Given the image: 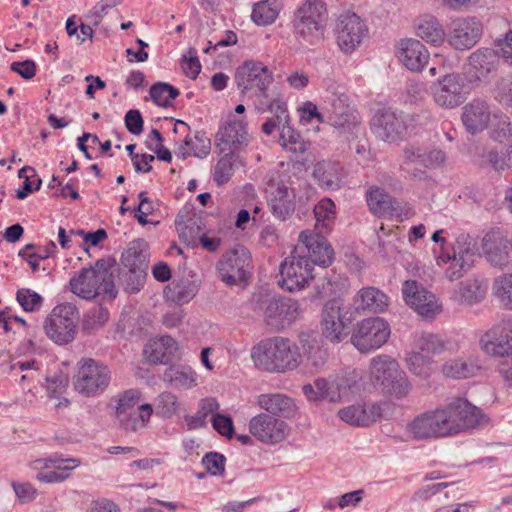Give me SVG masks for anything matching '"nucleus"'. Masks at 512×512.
Masks as SVG:
<instances>
[{
  "label": "nucleus",
  "mask_w": 512,
  "mask_h": 512,
  "mask_svg": "<svg viewBox=\"0 0 512 512\" xmlns=\"http://www.w3.org/2000/svg\"><path fill=\"white\" fill-rule=\"evenodd\" d=\"M490 136L499 143H504L512 138L510 118L506 115L494 114L490 122Z\"/></svg>",
  "instance_id": "4d7b16f0"
},
{
  "label": "nucleus",
  "mask_w": 512,
  "mask_h": 512,
  "mask_svg": "<svg viewBox=\"0 0 512 512\" xmlns=\"http://www.w3.org/2000/svg\"><path fill=\"white\" fill-rule=\"evenodd\" d=\"M249 431L258 441L273 445L282 442L288 436L290 428L285 421L260 413L250 420Z\"/></svg>",
  "instance_id": "6ab92c4d"
},
{
  "label": "nucleus",
  "mask_w": 512,
  "mask_h": 512,
  "mask_svg": "<svg viewBox=\"0 0 512 512\" xmlns=\"http://www.w3.org/2000/svg\"><path fill=\"white\" fill-rule=\"evenodd\" d=\"M322 333L332 343H339L345 336V324L341 315V302L337 299L328 301L321 314Z\"/></svg>",
  "instance_id": "c756f323"
},
{
  "label": "nucleus",
  "mask_w": 512,
  "mask_h": 512,
  "mask_svg": "<svg viewBox=\"0 0 512 512\" xmlns=\"http://www.w3.org/2000/svg\"><path fill=\"white\" fill-rule=\"evenodd\" d=\"M256 367L267 372L293 371L301 364L298 346L290 339L275 336L257 343L251 350Z\"/></svg>",
  "instance_id": "f257e3e1"
},
{
  "label": "nucleus",
  "mask_w": 512,
  "mask_h": 512,
  "mask_svg": "<svg viewBox=\"0 0 512 512\" xmlns=\"http://www.w3.org/2000/svg\"><path fill=\"white\" fill-rule=\"evenodd\" d=\"M367 203L371 212L377 216H384L395 209L392 197L385 190L378 187L369 189Z\"/></svg>",
  "instance_id": "49530a36"
},
{
  "label": "nucleus",
  "mask_w": 512,
  "mask_h": 512,
  "mask_svg": "<svg viewBox=\"0 0 512 512\" xmlns=\"http://www.w3.org/2000/svg\"><path fill=\"white\" fill-rule=\"evenodd\" d=\"M359 374L353 370L336 375L331 380L319 378L315 380V387L318 388L323 397L330 402H340L349 399L358 391Z\"/></svg>",
  "instance_id": "a211bd4d"
},
{
  "label": "nucleus",
  "mask_w": 512,
  "mask_h": 512,
  "mask_svg": "<svg viewBox=\"0 0 512 512\" xmlns=\"http://www.w3.org/2000/svg\"><path fill=\"white\" fill-rule=\"evenodd\" d=\"M280 9L279 0H263L254 5L251 17L257 25L266 26L276 20Z\"/></svg>",
  "instance_id": "de8ad7c7"
},
{
  "label": "nucleus",
  "mask_w": 512,
  "mask_h": 512,
  "mask_svg": "<svg viewBox=\"0 0 512 512\" xmlns=\"http://www.w3.org/2000/svg\"><path fill=\"white\" fill-rule=\"evenodd\" d=\"M147 270L138 268H125L122 266L119 272L120 283L124 286L126 292L130 294L138 293L145 282Z\"/></svg>",
  "instance_id": "3c124183"
},
{
  "label": "nucleus",
  "mask_w": 512,
  "mask_h": 512,
  "mask_svg": "<svg viewBox=\"0 0 512 512\" xmlns=\"http://www.w3.org/2000/svg\"><path fill=\"white\" fill-rule=\"evenodd\" d=\"M87 512H121V510L115 502L106 498H101L92 501Z\"/></svg>",
  "instance_id": "338daca9"
},
{
  "label": "nucleus",
  "mask_w": 512,
  "mask_h": 512,
  "mask_svg": "<svg viewBox=\"0 0 512 512\" xmlns=\"http://www.w3.org/2000/svg\"><path fill=\"white\" fill-rule=\"evenodd\" d=\"M442 410L447 415V424L451 435L487 422L485 415L466 399L457 398Z\"/></svg>",
  "instance_id": "9b49d317"
},
{
  "label": "nucleus",
  "mask_w": 512,
  "mask_h": 512,
  "mask_svg": "<svg viewBox=\"0 0 512 512\" xmlns=\"http://www.w3.org/2000/svg\"><path fill=\"white\" fill-rule=\"evenodd\" d=\"M367 27L355 13H345L339 17L336 27V39L344 53H351L366 36Z\"/></svg>",
  "instance_id": "5701e85b"
},
{
  "label": "nucleus",
  "mask_w": 512,
  "mask_h": 512,
  "mask_svg": "<svg viewBox=\"0 0 512 512\" xmlns=\"http://www.w3.org/2000/svg\"><path fill=\"white\" fill-rule=\"evenodd\" d=\"M279 143L282 147L293 153H302L306 150L301 135L296 132L289 123L283 124L280 131Z\"/></svg>",
  "instance_id": "bf43d9fd"
},
{
  "label": "nucleus",
  "mask_w": 512,
  "mask_h": 512,
  "mask_svg": "<svg viewBox=\"0 0 512 512\" xmlns=\"http://www.w3.org/2000/svg\"><path fill=\"white\" fill-rule=\"evenodd\" d=\"M499 65V54L491 48H479L471 53L463 67L466 80L479 85L494 74Z\"/></svg>",
  "instance_id": "dca6fc26"
},
{
  "label": "nucleus",
  "mask_w": 512,
  "mask_h": 512,
  "mask_svg": "<svg viewBox=\"0 0 512 512\" xmlns=\"http://www.w3.org/2000/svg\"><path fill=\"white\" fill-rule=\"evenodd\" d=\"M77 367L74 385L80 394L96 396L108 388L112 375L107 365L92 358H83Z\"/></svg>",
  "instance_id": "423d86ee"
},
{
  "label": "nucleus",
  "mask_w": 512,
  "mask_h": 512,
  "mask_svg": "<svg viewBox=\"0 0 512 512\" xmlns=\"http://www.w3.org/2000/svg\"><path fill=\"white\" fill-rule=\"evenodd\" d=\"M405 361L409 371L420 378L426 379L432 373V358L418 349L408 352Z\"/></svg>",
  "instance_id": "09e8293b"
},
{
  "label": "nucleus",
  "mask_w": 512,
  "mask_h": 512,
  "mask_svg": "<svg viewBox=\"0 0 512 512\" xmlns=\"http://www.w3.org/2000/svg\"><path fill=\"white\" fill-rule=\"evenodd\" d=\"M258 405L272 415L291 418L295 415L297 407L290 397L280 394H261L257 398Z\"/></svg>",
  "instance_id": "e433bc0d"
},
{
  "label": "nucleus",
  "mask_w": 512,
  "mask_h": 512,
  "mask_svg": "<svg viewBox=\"0 0 512 512\" xmlns=\"http://www.w3.org/2000/svg\"><path fill=\"white\" fill-rule=\"evenodd\" d=\"M339 418L349 425L368 427L382 416V407L379 403L353 404L338 411Z\"/></svg>",
  "instance_id": "7c9ffc66"
},
{
  "label": "nucleus",
  "mask_w": 512,
  "mask_h": 512,
  "mask_svg": "<svg viewBox=\"0 0 512 512\" xmlns=\"http://www.w3.org/2000/svg\"><path fill=\"white\" fill-rule=\"evenodd\" d=\"M466 85L458 73H447L432 86L434 102L442 108H455L466 100Z\"/></svg>",
  "instance_id": "2eb2a0df"
},
{
  "label": "nucleus",
  "mask_w": 512,
  "mask_h": 512,
  "mask_svg": "<svg viewBox=\"0 0 512 512\" xmlns=\"http://www.w3.org/2000/svg\"><path fill=\"white\" fill-rule=\"evenodd\" d=\"M388 305V296L373 286L360 289L353 298L354 309L359 313H382Z\"/></svg>",
  "instance_id": "2f4dec72"
},
{
  "label": "nucleus",
  "mask_w": 512,
  "mask_h": 512,
  "mask_svg": "<svg viewBox=\"0 0 512 512\" xmlns=\"http://www.w3.org/2000/svg\"><path fill=\"white\" fill-rule=\"evenodd\" d=\"M221 155L214 167L213 180L217 185L226 184L234 175L238 165H243L239 153L230 151H219Z\"/></svg>",
  "instance_id": "a19ab883"
},
{
  "label": "nucleus",
  "mask_w": 512,
  "mask_h": 512,
  "mask_svg": "<svg viewBox=\"0 0 512 512\" xmlns=\"http://www.w3.org/2000/svg\"><path fill=\"white\" fill-rule=\"evenodd\" d=\"M491 119L489 107L484 101L473 100L463 108L462 122L471 134L483 131Z\"/></svg>",
  "instance_id": "72a5a7b5"
},
{
  "label": "nucleus",
  "mask_w": 512,
  "mask_h": 512,
  "mask_svg": "<svg viewBox=\"0 0 512 512\" xmlns=\"http://www.w3.org/2000/svg\"><path fill=\"white\" fill-rule=\"evenodd\" d=\"M114 264V260L102 258L94 266L81 269L70 280L71 291L86 300L102 294L114 299L117 295L113 278Z\"/></svg>",
  "instance_id": "f03ea898"
},
{
  "label": "nucleus",
  "mask_w": 512,
  "mask_h": 512,
  "mask_svg": "<svg viewBox=\"0 0 512 512\" xmlns=\"http://www.w3.org/2000/svg\"><path fill=\"white\" fill-rule=\"evenodd\" d=\"M369 378L374 387L397 398L406 396L410 389L405 372L398 362L388 355H377L371 359Z\"/></svg>",
  "instance_id": "7ed1b4c3"
},
{
  "label": "nucleus",
  "mask_w": 512,
  "mask_h": 512,
  "mask_svg": "<svg viewBox=\"0 0 512 512\" xmlns=\"http://www.w3.org/2000/svg\"><path fill=\"white\" fill-rule=\"evenodd\" d=\"M178 350L177 342L170 336L151 339L144 347V356L153 364H167L173 360Z\"/></svg>",
  "instance_id": "473e14b6"
},
{
  "label": "nucleus",
  "mask_w": 512,
  "mask_h": 512,
  "mask_svg": "<svg viewBox=\"0 0 512 512\" xmlns=\"http://www.w3.org/2000/svg\"><path fill=\"white\" fill-rule=\"evenodd\" d=\"M251 268L250 253L243 246L225 253L216 266L218 277L227 285H236L246 280Z\"/></svg>",
  "instance_id": "f8f14e48"
},
{
  "label": "nucleus",
  "mask_w": 512,
  "mask_h": 512,
  "mask_svg": "<svg viewBox=\"0 0 512 512\" xmlns=\"http://www.w3.org/2000/svg\"><path fill=\"white\" fill-rule=\"evenodd\" d=\"M78 313L75 306H56L46 318L44 329L47 336L57 344H67L75 338Z\"/></svg>",
  "instance_id": "1a4fd4ad"
},
{
  "label": "nucleus",
  "mask_w": 512,
  "mask_h": 512,
  "mask_svg": "<svg viewBox=\"0 0 512 512\" xmlns=\"http://www.w3.org/2000/svg\"><path fill=\"white\" fill-rule=\"evenodd\" d=\"M415 348L433 358L445 352H453L455 345L444 335L423 332L415 340Z\"/></svg>",
  "instance_id": "4c0bfd02"
},
{
  "label": "nucleus",
  "mask_w": 512,
  "mask_h": 512,
  "mask_svg": "<svg viewBox=\"0 0 512 512\" xmlns=\"http://www.w3.org/2000/svg\"><path fill=\"white\" fill-rule=\"evenodd\" d=\"M327 21L325 3L321 0H307L295 12L294 29L303 41L315 45L323 40Z\"/></svg>",
  "instance_id": "20e7f679"
},
{
  "label": "nucleus",
  "mask_w": 512,
  "mask_h": 512,
  "mask_svg": "<svg viewBox=\"0 0 512 512\" xmlns=\"http://www.w3.org/2000/svg\"><path fill=\"white\" fill-rule=\"evenodd\" d=\"M153 413V407L150 404H141L132 412L128 413L126 421H119L121 427L125 430L136 431L145 427Z\"/></svg>",
  "instance_id": "5fc2aeb1"
},
{
  "label": "nucleus",
  "mask_w": 512,
  "mask_h": 512,
  "mask_svg": "<svg viewBox=\"0 0 512 512\" xmlns=\"http://www.w3.org/2000/svg\"><path fill=\"white\" fill-rule=\"evenodd\" d=\"M487 294V284L473 279L461 282L451 293L450 299L458 305H474L481 302Z\"/></svg>",
  "instance_id": "c9c22d12"
},
{
  "label": "nucleus",
  "mask_w": 512,
  "mask_h": 512,
  "mask_svg": "<svg viewBox=\"0 0 512 512\" xmlns=\"http://www.w3.org/2000/svg\"><path fill=\"white\" fill-rule=\"evenodd\" d=\"M206 470L212 475H220L224 472L225 457L219 453H208L202 460Z\"/></svg>",
  "instance_id": "69168bd1"
},
{
  "label": "nucleus",
  "mask_w": 512,
  "mask_h": 512,
  "mask_svg": "<svg viewBox=\"0 0 512 512\" xmlns=\"http://www.w3.org/2000/svg\"><path fill=\"white\" fill-rule=\"evenodd\" d=\"M81 464V461L77 458H58V457H51V458H45V459H38L34 462L35 469L38 470H48V469H55L58 471V473L62 475H67V479L71 475V471H73L75 468L79 467Z\"/></svg>",
  "instance_id": "8fccbe9b"
},
{
  "label": "nucleus",
  "mask_w": 512,
  "mask_h": 512,
  "mask_svg": "<svg viewBox=\"0 0 512 512\" xmlns=\"http://www.w3.org/2000/svg\"><path fill=\"white\" fill-rule=\"evenodd\" d=\"M295 248L302 249V254L307 255L312 266L328 267L334 260V250L325 237L309 230L300 233Z\"/></svg>",
  "instance_id": "393cba45"
},
{
  "label": "nucleus",
  "mask_w": 512,
  "mask_h": 512,
  "mask_svg": "<svg viewBox=\"0 0 512 512\" xmlns=\"http://www.w3.org/2000/svg\"><path fill=\"white\" fill-rule=\"evenodd\" d=\"M313 177L322 188L336 190L341 186L342 167L336 162L319 161L314 166Z\"/></svg>",
  "instance_id": "58836bf2"
},
{
  "label": "nucleus",
  "mask_w": 512,
  "mask_h": 512,
  "mask_svg": "<svg viewBox=\"0 0 512 512\" xmlns=\"http://www.w3.org/2000/svg\"><path fill=\"white\" fill-rule=\"evenodd\" d=\"M482 369L476 356L458 357L447 360L441 367L444 376L453 379H467L477 376Z\"/></svg>",
  "instance_id": "f704fd0d"
},
{
  "label": "nucleus",
  "mask_w": 512,
  "mask_h": 512,
  "mask_svg": "<svg viewBox=\"0 0 512 512\" xmlns=\"http://www.w3.org/2000/svg\"><path fill=\"white\" fill-rule=\"evenodd\" d=\"M315 216V234L324 235L329 233L336 219V207L329 198H324L314 207Z\"/></svg>",
  "instance_id": "79ce46f5"
},
{
  "label": "nucleus",
  "mask_w": 512,
  "mask_h": 512,
  "mask_svg": "<svg viewBox=\"0 0 512 512\" xmlns=\"http://www.w3.org/2000/svg\"><path fill=\"white\" fill-rule=\"evenodd\" d=\"M181 407L178 397L172 392H162L154 400V408L157 416L170 419L176 415Z\"/></svg>",
  "instance_id": "603ef678"
},
{
  "label": "nucleus",
  "mask_w": 512,
  "mask_h": 512,
  "mask_svg": "<svg viewBox=\"0 0 512 512\" xmlns=\"http://www.w3.org/2000/svg\"><path fill=\"white\" fill-rule=\"evenodd\" d=\"M411 117L391 109H379L370 121L372 133L376 138L395 143L403 140L409 134Z\"/></svg>",
  "instance_id": "0eeeda50"
},
{
  "label": "nucleus",
  "mask_w": 512,
  "mask_h": 512,
  "mask_svg": "<svg viewBox=\"0 0 512 512\" xmlns=\"http://www.w3.org/2000/svg\"><path fill=\"white\" fill-rule=\"evenodd\" d=\"M329 124L343 132H351L359 124L358 113L356 110L343 113L341 116L333 117Z\"/></svg>",
  "instance_id": "0e129e2a"
},
{
  "label": "nucleus",
  "mask_w": 512,
  "mask_h": 512,
  "mask_svg": "<svg viewBox=\"0 0 512 512\" xmlns=\"http://www.w3.org/2000/svg\"><path fill=\"white\" fill-rule=\"evenodd\" d=\"M267 202L274 217L288 219L295 210V193L282 181L270 180L266 187Z\"/></svg>",
  "instance_id": "bb28decb"
},
{
  "label": "nucleus",
  "mask_w": 512,
  "mask_h": 512,
  "mask_svg": "<svg viewBox=\"0 0 512 512\" xmlns=\"http://www.w3.org/2000/svg\"><path fill=\"white\" fill-rule=\"evenodd\" d=\"M445 161L444 153L439 149L411 144L403 151L402 169L415 178H422L424 169L440 166Z\"/></svg>",
  "instance_id": "ddd939ff"
},
{
  "label": "nucleus",
  "mask_w": 512,
  "mask_h": 512,
  "mask_svg": "<svg viewBox=\"0 0 512 512\" xmlns=\"http://www.w3.org/2000/svg\"><path fill=\"white\" fill-rule=\"evenodd\" d=\"M148 243L143 239L131 241L122 253L121 263L125 268L148 269Z\"/></svg>",
  "instance_id": "ea45409f"
},
{
  "label": "nucleus",
  "mask_w": 512,
  "mask_h": 512,
  "mask_svg": "<svg viewBox=\"0 0 512 512\" xmlns=\"http://www.w3.org/2000/svg\"><path fill=\"white\" fill-rule=\"evenodd\" d=\"M481 349L493 357L512 354V323L501 321L486 331L479 340Z\"/></svg>",
  "instance_id": "4be33fe9"
},
{
  "label": "nucleus",
  "mask_w": 512,
  "mask_h": 512,
  "mask_svg": "<svg viewBox=\"0 0 512 512\" xmlns=\"http://www.w3.org/2000/svg\"><path fill=\"white\" fill-rule=\"evenodd\" d=\"M235 81L242 92L255 89L266 96V90L272 83V75L263 63L251 60L245 61L236 69Z\"/></svg>",
  "instance_id": "aec40b11"
},
{
  "label": "nucleus",
  "mask_w": 512,
  "mask_h": 512,
  "mask_svg": "<svg viewBox=\"0 0 512 512\" xmlns=\"http://www.w3.org/2000/svg\"><path fill=\"white\" fill-rule=\"evenodd\" d=\"M141 401V392L137 389H129L119 395L115 414L118 421H126L128 413L136 409Z\"/></svg>",
  "instance_id": "864d4df0"
},
{
  "label": "nucleus",
  "mask_w": 512,
  "mask_h": 512,
  "mask_svg": "<svg viewBox=\"0 0 512 512\" xmlns=\"http://www.w3.org/2000/svg\"><path fill=\"white\" fill-rule=\"evenodd\" d=\"M497 47L503 60L512 66V30L507 32L503 39L497 40Z\"/></svg>",
  "instance_id": "774afa93"
},
{
  "label": "nucleus",
  "mask_w": 512,
  "mask_h": 512,
  "mask_svg": "<svg viewBox=\"0 0 512 512\" xmlns=\"http://www.w3.org/2000/svg\"><path fill=\"white\" fill-rule=\"evenodd\" d=\"M16 299L26 312L38 311L43 302V298L38 293L28 288L19 289Z\"/></svg>",
  "instance_id": "680f3d73"
},
{
  "label": "nucleus",
  "mask_w": 512,
  "mask_h": 512,
  "mask_svg": "<svg viewBox=\"0 0 512 512\" xmlns=\"http://www.w3.org/2000/svg\"><path fill=\"white\" fill-rule=\"evenodd\" d=\"M163 381L180 389H191L197 385V373L189 366H172L163 373Z\"/></svg>",
  "instance_id": "37998d69"
},
{
  "label": "nucleus",
  "mask_w": 512,
  "mask_h": 512,
  "mask_svg": "<svg viewBox=\"0 0 512 512\" xmlns=\"http://www.w3.org/2000/svg\"><path fill=\"white\" fill-rule=\"evenodd\" d=\"M149 94L155 104L167 107L179 95V90L168 83L159 82L151 86Z\"/></svg>",
  "instance_id": "052dcab7"
},
{
  "label": "nucleus",
  "mask_w": 512,
  "mask_h": 512,
  "mask_svg": "<svg viewBox=\"0 0 512 512\" xmlns=\"http://www.w3.org/2000/svg\"><path fill=\"white\" fill-rule=\"evenodd\" d=\"M250 135L247 125L240 119L230 118L219 127L215 135L216 148L219 151L239 153L249 144Z\"/></svg>",
  "instance_id": "b1692460"
},
{
  "label": "nucleus",
  "mask_w": 512,
  "mask_h": 512,
  "mask_svg": "<svg viewBox=\"0 0 512 512\" xmlns=\"http://www.w3.org/2000/svg\"><path fill=\"white\" fill-rule=\"evenodd\" d=\"M389 337V324L380 317H372L357 324L351 342L361 353H369L380 348Z\"/></svg>",
  "instance_id": "9d476101"
},
{
  "label": "nucleus",
  "mask_w": 512,
  "mask_h": 512,
  "mask_svg": "<svg viewBox=\"0 0 512 512\" xmlns=\"http://www.w3.org/2000/svg\"><path fill=\"white\" fill-rule=\"evenodd\" d=\"M492 289L499 303L504 308L512 310V274H503L495 278Z\"/></svg>",
  "instance_id": "6e6d98bb"
},
{
  "label": "nucleus",
  "mask_w": 512,
  "mask_h": 512,
  "mask_svg": "<svg viewBox=\"0 0 512 512\" xmlns=\"http://www.w3.org/2000/svg\"><path fill=\"white\" fill-rule=\"evenodd\" d=\"M397 56L407 69L419 72L428 63L430 54L419 40L408 38L398 43Z\"/></svg>",
  "instance_id": "c85d7f7f"
},
{
  "label": "nucleus",
  "mask_w": 512,
  "mask_h": 512,
  "mask_svg": "<svg viewBox=\"0 0 512 512\" xmlns=\"http://www.w3.org/2000/svg\"><path fill=\"white\" fill-rule=\"evenodd\" d=\"M481 248L486 260L493 266L503 267L509 263L508 240L500 229H491L482 238Z\"/></svg>",
  "instance_id": "cd10ccee"
},
{
  "label": "nucleus",
  "mask_w": 512,
  "mask_h": 512,
  "mask_svg": "<svg viewBox=\"0 0 512 512\" xmlns=\"http://www.w3.org/2000/svg\"><path fill=\"white\" fill-rule=\"evenodd\" d=\"M324 110L326 112V121L330 123L332 122L333 117L341 116V114L348 113L355 109L350 106L347 95L343 93H335L329 98Z\"/></svg>",
  "instance_id": "13d9d810"
},
{
  "label": "nucleus",
  "mask_w": 512,
  "mask_h": 512,
  "mask_svg": "<svg viewBox=\"0 0 512 512\" xmlns=\"http://www.w3.org/2000/svg\"><path fill=\"white\" fill-rule=\"evenodd\" d=\"M401 292L405 303L425 318H435L442 311L438 298L415 280L404 281Z\"/></svg>",
  "instance_id": "4468645a"
},
{
  "label": "nucleus",
  "mask_w": 512,
  "mask_h": 512,
  "mask_svg": "<svg viewBox=\"0 0 512 512\" xmlns=\"http://www.w3.org/2000/svg\"><path fill=\"white\" fill-rule=\"evenodd\" d=\"M199 290V285L196 281L190 279H181L177 282H172L165 289V296L168 300L184 304L189 302L195 297Z\"/></svg>",
  "instance_id": "c03bdc74"
},
{
  "label": "nucleus",
  "mask_w": 512,
  "mask_h": 512,
  "mask_svg": "<svg viewBox=\"0 0 512 512\" xmlns=\"http://www.w3.org/2000/svg\"><path fill=\"white\" fill-rule=\"evenodd\" d=\"M312 271L307 255L302 254L301 248H295L280 266L279 285L290 292L302 290L314 278Z\"/></svg>",
  "instance_id": "6e6552de"
},
{
  "label": "nucleus",
  "mask_w": 512,
  "mask_h": 512,
  "mask_svg": "<svg viewBox=\"0 0 512 512\" xmlns=\"http://www.w3.org/2000/svg\"><path fill=\"white\" fill-rule=\"evenodd\" d=\"M417 35L432 45L438 46L444 42L445 32L438 20L433 16H425L417 27Z\"/></svg>",
  "instance_id": "a18cd8bd"
},
{
  "label": "nucleus",
  "mask_w": 512,
  "mask_h": 512,
  "mask_svg": "<svg viewBox=\"0 0 512 512\" xmlns=\"http://www.w3.org/2000/svg\"><path fill=\"white\" fill-rule=\"evenodd\" d=\"M415 439L450 436L447 415L442 409H435L416 416L408 426Z\"/></svg>",
  "instance_id": "f3484780"
},
{
  "label": "nucleus",
  "mask_w": 512,
  "mask_h": 512,
  "mask_svg": "<svg viewBox=\"0 0 512 512\" xmlns=\"http://www.w3.org/2000/svg\"><path fill=\"white\" fill-rule=\"evenodd\" d=\"M300 305L290 298H272L265 302L264 321L274 330H281L300 315Z\"/></svg>",
  "instance_id": "a878e982"
},
{
  "label": "nucleus",
  "mask_w": 512,
  "mask_h": 512,
  "mask_svg": "<svg viewBox=\"0 0 512 512\" xmlns=\"http://www.w3.org/2000/svg\"><path fill=\"white\" fill-rule=\"evenodd\" d=\"M477 257L473 238L467 234H461L453 243L452 251H443L438 260L448 264L445 277L455 281L462 278L473 267Z\"/></svg>",
  "instance_id": "39448f33"
},
{
  "label": "nucleus",
  "mask_w": 512,
  "mask_h": 512,
  "mask_svg": "<svg viewBox=\"0 0 512 512\" xmlns=\"http://www.w3.org/2000/svg\"><path fill=\"white\" fill-rule=\"evenodd\" d=\"M482 35V25L474 17L454 19L447 35V41L456 50H468L474 47Z\"/></svg>",
  "instance_id": "412c9836"
},
{
  "label": "nucleus",
  "mask_w": 512,
  "mask_h": 512,
  "mask_svg": "<svg viewBox=\"0 0 512 512\" xmlns=\"http://www.w3.org/2000/svg\"><path fill=\"white\" fill-rule=\"evenodd\" d=\"M12 489L15 493L17 500L21 504H28L33 502L38 496V490L30 482H17L11 483Z\"/></svg>",
  "instance_id": "e2e57ef3"
}]
</instances>
